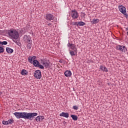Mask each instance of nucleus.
<instances>
[{"mask_svg":"<svg viewBox=\"0 0 128 128\" xmlns=\"http://www.w3.org/2000/svg\"><path fill=\"white\" fill-rule=\"evenodd\" d=\"M14 116L16 118H24V120H32L34 116H38L36 112H15L14 113Z\"/></svg>","mask_w":128,"mask_h":128,"instance_id":"obj_1","label":"nucleus"},{"mask_svg":"<svg viewBox=\"0 0 128 128\" xmlns=\"http://www.w3.org/2000/svg\"><path fill=\"white\" fill-rule=\"evenodd\" d=\"M8 34L13 40H18L20 38V34L18 32L14 29H10L8 30Z\"/></svg>","mask_w":128,"mask_h":128,"instance_id":"obj_2","label":"nucleus"},{"mask_svg":"<svg viewBox=\"0 0 128 128\" xmlns=\"http://www.w3.org/2000/svg\"><path fill=\"white\" fill-rule=\"evenodd\" d=\"M36 56H30L28 58V62L30 64H32L34 66L38 67V64H40V62L36 60Z\"/></svg>","mask_w":128,"mask_h":128,"instance_id":"obj_3","label":"nucleus"},{"mask_svg":"<svg viewBox=\"0 0 128 128\" xmlns=\"http://www.w3.org/2000/svg\"><path fill=\"white\" fill-rule=\"evenodd\" d=\"M34 76L37 80H40L42 78V72L40 70H36L34 72Z\"/></svg>","mask_w":128,"mask_h":128,"instance_id":"obj_4","label":"nucleus"},{"mask_svg":"<svg viewBox=\"0 0 128 128\" xmlns=\"http://www.w3.org/2000/svg\"><path fill=\"white\" fill-rule=\"evenodd\" d=\"M41 64H43L46 68H50V62L49 60L44 59L41 60Z\"/></svg>","mask_w":128,"mask_h":128,"instance_id":"obj_5","label":"nucleus"},{"mask_svg":"<svg viewBox=\"0 0 128 128\" xmlns=\"http://www.w3.org/2000/svg\"><path fill=\"white\" fill-rule=\"evenodd\" d=\"M118 9L120 12H122L124 16L126 14V8L124 6L121 5L118 6Z\"/></svg>","mask_w":128,"mask_h":128,"instance_id":"obj_6","label":"nucleus"},{"mask_svg":"<svg viewBox=\"0 0 128 128\" xmlns=\"http://www.w3.org/2000/svg\"><path fill=\"white\" fill-rule=\"evenodd\" d=\"M71 16L74 19L78 18V11H76V10H72Z\"/></svg>","mask_w":128,"mask_h":128,"instance_id":"obj_7","label":"nucleus"},{"mask_svg":"<svg viewBox=\"0 0 128 128\" xmlns=\"http://www.w3.org/2000/svg\"><path fill=\"white\" fill-rule=\"evenodd\" d=\"M23 40L25 42H28V44L32 42V38L30 36L24 35Z\"/></svg>","mask_w":128,"mask_h":128,"instance_id":"obj_8","label":"nucleus"},{"mask_svg":"<svg viewBox=\"0 0 128 128\" xmlns=\"http://www.w3.org/2000/svg\"><path fill=\"white\" fill-rule=\"evenodd\" d=\"M116 50H120V52H124L126 50V48L124 46L118 45L116 46Z\"/></svg>","mask_w":128,"mask_h":128,"instance_id":"obj_9","label":"nucleus"},{"mask_svg":"<svg viewBox=\"0 0 128 128\" xmlns=\"http://www.w3.org/2000/svg\"><path fill=\"white\" fill-rule=\"evenodd\" d=\"M54 16L50 14H46V20H54Z\"/></svg>","mask_w":128,"mask_h":128,"instance_id":"obj_10","label":"nucleus"},{"mask_svg":"<svg viewBox=\"0 0 128 128\" xmlns=\"http://www.w3.org/2000/svg\"><path fill=\"white\" fill-rule=\"evenodd\" d=\"M64 76H66L67 78H70L72 76V72L70 70H66L64 72Z\"/></svg>","mask_w":128,"mask_h":128,"instance_id":"obj_11","label":"nucleus"},{"mask_svg":"<svg viewBox=\"0 0 128 128\" xmlns=\"http://www.w3.org/2000/svg\"><path fill=\"white\" fill-rule=\"evenodd\" d=\"M70 54L72 56H76L78 54V50L75 49V50H70Z\"/></svg>","mask_w":128,"mask_h":128,"instance_id":"obj_12","label":"nucleus"},{"mask_svg":"<svg viewBox=\"0 0 128 128\" xmlns=\"http://www.w3.org/2000/svg\"><path fill=\"white\" fill-rule=\"evenodd\" d=\"M60 116H64V118H68L69 116V114L68 112H62L61 114H60Z\"/></svg>","mask_w":128,"mask_h":128,"instance_id":"obj_13","label":"nucleus"},{"mask_svg":"<svg viewBox=\"0 0 128 128\" xmlns=\"http://www.w3.org/2000/svg\"><path fill=\"white\" fill-rule=\"evenodd\" d=\"M44 116H38L36 118V120L38 122H42V120H44Z\"/></svg>","mask_w":128,"mask_h":128,"instance_id":"obj_14","label":"nucleus"},{"mask_svg":"<svg viewBox=\"0 0 128 128\" xmlns=\"http://www.w3.org/2000/svg\"><path fill=\"white\" fill-rule=\"evenodd\" d=\"M100 70H102V72H108V68L104 66H100Z\"/></svg>","mask_w":128,"mask_h":128,"instance_id":"obj_15","label":"nucleus"},{"mask_svg":"<svg viewBox=\"0 0 128 128\" xmlns=\"http://www.w3.org/2000/svg\"><path fill=\"white\" fill-rule=\"evenodd\" d=\"M6 52H8V54H12L14 52V50L8 47H7L6 48Z\"/></svg>","mask_w":128,"mask_h":128,"instance_id":"obj_16","label":"nucleus"},{"mask_svg":"<svg viewBox=\"0 0 128 128\" xmlns=\"http://www.w3.org/2000/svg\"><path fill=\"white\" fill-rule=\"evenodd\" d=\"M22 76H26L28 72L26 71V70L23 69L20 72Z\"/></svg>","mask_w":128,"mask_h":128,"instance_id":"obj_17","label":"nucleus"},{"mask_svg":"<svg viewBox=\"0 0 128 128\" xmlns=\"http://www.w3.org/2000/svg\"><path fill=\"white\" fill-rule=\"evenodd\" d=\"M70 46L71 50H78L76 48V44H70Z\"/></svg>","mask_w":128,"mask_h":128,"instance_id":"obj_18","label":"nucleus"},{"mask_svg":"<svg viewBox=\"0 0 128 128\" xmlns=\"http://www.w3.org/2000/svg\"><path fill=\"white\" fill-rule=\"evenodd\" d=\"M100 22V20L98 19H94L92 21H91V22L92 24H98V22Z\"/></svg>","mask_w":128,"mask_h":128,"instance_id":"obj_19","label":"nucleus"},{"mask_svg":"<svg viewBox=\"0 0 128 128\" xmlns=\"http://www.w3.org/2000/svg\"><path fill=\"white\" fill-rule=\"evenodd\" d=\"M86 26V23L84 22H78V26Z\"/></svg>","mask_w":128,"mask_h":128,"instance_id":"obj_20","label":"nucleus"},{"mask_svg":"<svg viewBox=\"0 0 128 128\" xmlns=\"http://www.w3.org/2000/svg\"><path fill=\"white\" fill-rule=\"evenodd\" d=\"M71 118H72L73 120H78V116L76 115H71Z\"/></svg>","mask_w":128,"mask_h":128,"instance_id":"obj_21","label":"nucleus"},{"mask_svg":"<svg viewBox=\"0 0 128 128\" xmlns=\"http://www.w3.org/2000/svg\"><path fill=\"white\" fill-rule=\"evenodd\" d=\"M0 44H2V46H4H4H6V44H8V42H6V41H4V42L0 41Z\"/></svg>","mask_w":128,"mask_h":128,"instance_id":"obj_22","label":"nucleus"},{"mask_svg":"<svg viewBox=\"0 0 128 128\" xmlns=\"http://www.w3.org/2000/svg\"><path fill=\"white\" fill-rule=\"evenodd\" d=\"M8 124H14V119H10L8 121H7Z\"/></svg>","mask_w":128,"mask_h":128,"instance_id":"obj_23","label":"nucleus"},{"mask_svg":"<svg viewBox=\"0 0 128 128\" xmlns=\"http://www.w3.org/2000/svg\"><path fill=\"white\" fill-rule=\"evenodd\" d=\"M26 48L28 50H30V48H32V42L28 43Z\"/></svg>","mask_w":128,"mask_h":128,"instance_id":"obj_24","label":"nucleus"},{"mask_svg":"<svg viewBox=\"0 0 128 128\" xmlns=\"http://www.w3.org/2000/svg\"><path fill=\"white\" fill-rule=\"evenodd\" d=\"M4 52V48L0 46V54H2Z\"/></svg>","mask_w":128,"mask_h":128,"instance_id":"obj_25","label":"nucleus"},{"mask_svg":"<svg viewBox=\"0 0 128 128\" xmlns=\"http://www.w3.org/2000/svg\"><path fill=\"white\" fill-rule=\"evenodd\" d=\"M38 66L40 68H41V70H44V66L42 64H39Z\"/></svg>","mask_w":128,"mask_h":128,"instance_id":"obj_26","label":"nucleus"},{"mask_svg":"<svg viewBox=\"0 0 128 128\" xmlns=\"http://www.w3.org/2000/svg\"><path fill=\"white\" fill-rule=\"evenodd\" d=\"M2 124L4 126H8V121H4V120L2 121Z\"/></svg>","mask_w":128,"mask_h":128,"instance_id":"obj_27","label":"nucleus"},{"mask_svg":"<svg viewBox=\"0 0 128 128\" xmlns=\"http://www.w3.org/2000/svg\"><path fill=\"white\" fill-rule=\"evenodd\" d=\"M73 109L75 110H78V107L76 106H73Z\"/></svg>","mask_w":128,"mask_h":128,"instance_id":"obj_28","label":"nucleus"},{"mask_svg":"<svg viewBox=\"0 0 128 128\" xmlns=\"http://www.w3.org/2000/svg\"><path fill=\"white\" fill-rule=\"evenodd\" d=\"M74 26H78V22H74Z\"/></svg>","mask_w":128,"mask_h":128,"instance_id":"obj_29","label":"nucleus"},{"mask_svg":"<svg viewBox=\"0 0 128 128\" xmlns=\"http://www.w3.org/2000/svg\"><path fill=\"white\" fill-rule=\"evenodd\" d=\"M12 41L14 42H15V44H18V40H14V39H12Z\"/></svg>","mask_w":128,"mask_h":128,"instance_id":"obj_30","label":"nucleus"},{"mask_svg":"<svg viewBox=\"0 0 128 128\" xmlns=\"http://www.w3.org/2000/svg\"><path fill=\"white\" fill-rule=\"evenodd\" d=\"M124 16H125V18H128V14H126H126H125V15H124Z\"/></svg>","mask_w":128,"mask_h":128,"instance_id":"obj_31","label":"nucleus"},{"mask_svg":"<svg viewBox=\"0 0 128 128\" xmlns=\"http://www.w3.org/2000/svg\"><path fill=\"white\" fill-rule=\"evenodd\" d=\"M18 46H20L22 44L20 43V42H18V44H17Z\"/></svg>","mask_w":128,"mask_h":128,"instance_id":"obj_32","label":"nucleus"},{"mask_svg":"<svg viewBox=\"0 0 128 128\" xmlns=\"http://www.w3.org/2000/svg\"><path fill=\"white\" fill-rule=\"evenodd\" d=\"M48 26H52V23H49V24H48Z\"/></svg>","mask_w":128,"mask_h":128,"instance_id":"obj_33","label":"nucleus"},{"mask_svg":"<svg viewBox=\"0 0 128 128\" xmlns=\"http://www.w3.org/2000/svg\"><path fill=\"white\" fill-rule=\"evenodd\" d=\"M60 62H61L62 64V60H60Z\"/></svg>","mask_w":128,"mask_h":128,"instance_id":"obj_34","label":"nucleus"},{"mask_svg":"<svg viewBox=\"0 0 128 128\" xmlns=\"http://www.w3.org/2000/svg\"><path fill=\"white\" fill-rule=\"evenodd\" d=\"M68 47L70 46V44L68 43Z\"/></svg>","mask_w":128,"mask_h":128,"instance_id":"obj_35","label":"nucleus"},{"mask_svg":"<svg viewBox=\"0 0 128 128\" xmlns=\"http://www.w3.org/2000/svg\"><path fill=\"white\" fill-rule=\"evenodd\" d=\"M126 32H128V28H126Z\"/></svg>","mask_w":128,"mask_h":128,"instance_id":"obj_36","label":"nucleus"},{"mask_svg":"<svg viewBox=\"0 0 128 128\" xmlns=\"http://www.w3.org/2000/svg\"><path fill=\"white\" fill-rule=\"evenodd\" d=\"M83 14H84V15H83V16H84H84H86V14H85V13H84Z\"/></svg>","mask_w":128,"mask_h":128,"instance_id":"obj_37","label":"nucleus"},{"mask_svg":"<svg viewBox=\"0 0 128 128\" xmlns=\"http://www.w3.org/2000/svg\"><path fill=\"white\" fill-rule=\"evenodd\" d=\"M126 35L128 36V32H126Z\"/></svg>","mask_w":128,"mask_h":128,"instance_id":"obj_38","label":"nucleus"},{"mask_svg":"<svg viewBox=\"0 0 128 128\" xmlns=\"http://www.w3.org/2000/svg\"><path fill=\"white\" fill-rule=\"evenodd\" d=\"M64 124H66V122H64Z\"/></svg>","mask_w":128,"mask_h":128,"instance_id":"obj_39","label":"nucleus"},{"mask_svg":"<svg viewBox=\"0 0 128 128\" xmlns=\"http://www.w3.org/2000/svg\"><path fill=\"white\" fill-rule=\"evenodd\" d=\"M64 124H66V122H64Z\"/></svg>","mask_w":128,"mask_h":128,"instance_id":"obj_40","label":"nucleus"}]
</instances>
